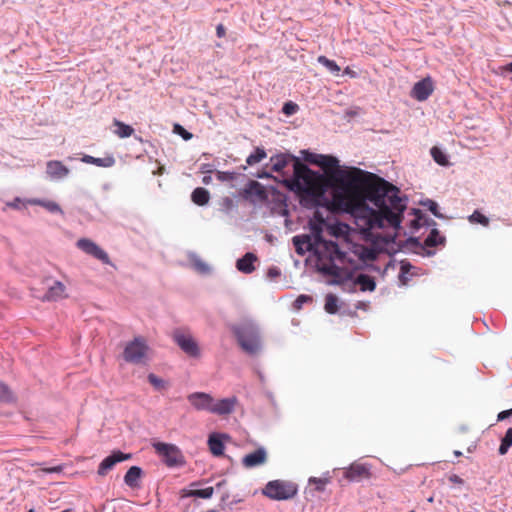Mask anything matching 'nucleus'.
<instances>
[{
	"label": "nucleus",
	"instance_id": "27",
	"mask_svg": "<svg viewBox=\"0 0 512 512\" xmlns=\"http://www.w3.org/2000/svg\"><path fill=\"white\" fill-rule=\"evenodd\" d=\"M315 218H318V223L316 222H310V230L311 234L310 236L313 237V240H315L316 244H319L320 242L325 241L322 238V225L324 224V220L320 217H318V212L315 213Z\"/></svg>",
	"mask_w": 512,
	"mask_h": 512
},
{
	"label": "nucleus",
	"instance_id": "17",
	"mask_svg": "<svg viewBox=\"0 0 512 512\" xmlns=\"http://www.w3.org/2000/svg\"><path fill=\"white\" fill-rule=\"evenodd\" d=\"M237 404L236 397L224 398L218 401L213 399L211 413L217 415H228L234 411L235 405Z\"/></svg>",
	"mask_w": 512,
	"mask_h": 512
},
{
	"label": "nucleus",
	"instance_id": "6",
	"mask_svg": "<svg viewBox=\"0 0 512 512\" xmlns=\"http://www.w3.org/2000/svg\"><path fill=\"white\" fill-rule=\"evenodd\" d=\"M155 452L161 457L166 466L179 467L185 464V457L181 450L174 444L157 442L153 443Z\"/></svg>",
	"mask_w": 512,
	"mask_h": 512
},
{
	"label": "nucleus",
	"instance_id": "30",
	"mask_svg": "<svg viewBox=\"0 0 512 512\" xmlns=\"http://www.w3.org/2000/svg\"><path fill=\"white\" fill-rule=\"evenodd\" d=\"M445 242V238L440 235L437 229H432L430 234L424 241L425 246L427 247H435Z\"/></svg>",
	"mask_w": 512,
	"mask_h": 512
},
{
	"label": "nucleus",
	"instance_id": "48",
	"mask_svg": "<svg viewBox=\"0 0 512 512\" xmlns=\"http://www.w3.org/2000/svg\"><path fill=\"white\" fill-rule=\"evenodd\" d=\"M429 210L436 216V217H440V213L438 212V205L436 202L434 201H430V204H429Z\"/></svg>",
	"mask_w": 512,
	"mask_h": 512
},
{
	"label": "nucleus",
	"instance_id": "1",
	"mask_svg": "<svg viewBox=\"0 0 512 512\" xmlns=\"http://www.w3.org/2000/svg\"><path fill=\"white\" fill-rule=\"evenodd\" d=\"M307 160L331 172L328 187H333V205L355 215L368 229L400 228L406 199L400 189L378 175L360 168L339 169V161L330 155L311 154Z\"/></svg>",
	"mask_w": 512,
	"mask_h": 512
},
{
	"label": "nucleus",
	"instance_id": "57",
	"mask_svg": "<svg viewBox=\"0 0 512 512\" xmlns=\"http://www.w3.org/2000/svg\"><path fill=\"white\" fill-rule=\"evenodd\" d=\"M409 512H416V511L412 510V511H409Z\"/></svg>",
	"mask_w": 512,
	"mask_h": 512
},
{
	"label": "nucleus",
	"instance_id": "51",
	"mask_svg": "<svg viewBox=\"0 0 512 512\" xmlns=\"http://www.w3.org/2000/svg\"><path fill=\"white\" fill-rule=\"evenodd\" d=\"M20 203H21V199L20 198H15V201L12 202V203H9L8 205L15 208V209H18L20 207Z\"/></svg>",
	"mask_w": 512,
	"mask_h": 512
},
{
	"label": "nucleus",
	"instance_id": "18",
	"mask_svg": "<svg viewBox=\"0 0 512 512\" xmlns=\"http://www.w3.org/2000/svg\"><path fill=\"white\" fill-rule=\"evenodd\" d=\"M267 461V452L263 447H260L245 455L242 459V464L246 468H253L263 465Z\"/></svg>",
	"mask_w": 512,
	"mask_h": 512
},
{
	"label": "nucleus",
	"instance_id": "36",
	"mask_svg": "<svg viewBox=\"0 0 512 512\" xmlns=\"http://www.w3.org/2000/svg\"><path fill=\"white\" fill-rule=\"evenodd\" d=\"M511 446H512V427L506 431L505 436L502 438V441H501V444L499 447V454L505 455Z\"/></svg>",
	"mask_w": 512,
	"mask_h": 512
},
{
	"label": "nucleus",
	"instance_id": "23",
	"mask_svg": "<svg viewBox=\"0 0 512 512\" xmlns=\"http://www.w3.org/2000/svg\"><path fill=\"white\" fill-rule=\"evenodd\" d=\"M82 162L87 164H93L99 167H112L115 164V159L113 156H107L104 158H96L90 155H84L82 157Z\"/></svg>",
	"mask_w": 512,
	"mask_h": 512
},
{
	"label": "nucleus",
	"instance_id": "25",
	"mask_svg": "<svg viewBox=\"0 0 512 512\" xmlns=\"http://www.w3.org/2000/svg\"><path fill=\"white\" fill-rule=\"evenodd\" d=\"M113 125L116 127L114 134L119 138H128L134 134V128L124 122L114 119Z\"/></svg>",
	"mask_w": 512,
	"mask_h": 512
},
{
	"label": "nucleus",
	"instance_id": "37",
	"mask_svg": "<svg viewBox=\"0 0 512 512\" xmlns=\"http://www.w3.org/2000/svg\"><path fill=\"white\" fill-rule=\"evenodd\" d=\"M431 156L433 157L434 161L439 165L445 166L448 164L447 155L436 146L432 147Z\"/></svg>",
	"mask_w": 512,
	"mask_h": 512
},
{
	"label": "nucleus",
	"instance_id": "2",
	"mask_svg": "<svg viewBox=\"0 0 512 512\" xmlns=\"http://www.w3.org/2000/svg\"><path fill=\"white\" fill-rule=\"evenodd\" d=\"M270 163L272 170L283 176L288 175L285 169L292 166L293 175L291 178L283 180L284 185L297 192L303 201L313 205H318L321 202L328 189V182L323 175L312 171L297 157L290 154L281 153L272 156Z\"/></svg>",
	"mask_w": 512,
	"mask_h": 512
},
{
	"label": "nucleus",
	"instance_id": "4",
	"mask_svg": "<svg viewBox=\"0 0 512 512\" xmlns=\"http://www.w3.org/2000/svg\"><path fill=\"white\" fill-rule=\"evenodd\" d=\"M232 331L240 347L249 354H256L260 350V337L258 328L251 321L233 326Z\"/></svg>",
	"mask_w": 512,
	"mask_h": 512
},
{
	"label": "nucleus",
	"instance_id": "20",
	"mask_svg": "<svg viewBox=\"0 0 512 512\" xmlns=\"http://www.w3.org/2000/svg\"><path fill=\"white\" fill-rule=\"evenodd\" d=\"M257 261V256L251 252L246 253L242 258L237 260V269L245 274H250L255 270L254 263Z\"/></svg>",
	"mask_w": 512,
	"mask_h": 512
},
{
	"label": "nucleus",
	"instance_id": "54",
	"mask_svg": "<svg viewBox=\"0 0 512 512\" xmlns=\"http://www.w3.org/2000/svg\"><path fill=\"white\" fill-rule=\"evenodd\" d=\"M268 176H269L268 174L259 175V178H262V177H268Z\"/></svg>",
	"mask_w": 512,
	"mask_h": 512
},
{
	"label": "nucleus",
	"instance_id": "7",
	"mask_svg": "<svg viewBox=\"0 0 512 512\" xmlns=\"http://www.w3.org/2000/svg\"><path fill=\"white\" fill-rule=\"evenodd\" d=\"M149 347L142 337H135L128 342L123 351V358L126 362L141 364L147 358Z\"/></svg>",
	"mask_w": 512,
	"mask_h": 512
},
{
	"label": "nucleus",
	"instance_id": "32",
	"mask_svg": "<svg viewBox=\"0 0 512 512\" xmlns=\"http://www.w3.org/2000/svg\"><path fill=\"white\" fill-rule=\"evenodd\" d=\"M266 157L267 153L264 148L257 147L255 151L247 157L246 163L250 166H253L264 160Z\"/></svg>",
	"mask_w": 512,
	"mask_h": 512
},
{
	"label": "nucleus",
	"instance_id": "13",
	"mask_svg": "<svg viewBox=\"0 0 512 512\" xmlns=\"http://www.w3.org/2000/svg\"><path fill=\"white\" fill-rule=\"evenodd\" d=\"M344 289L349 288L353 290L356 285L360 286L362 291H373L376 287L374 279L367 274H359L355 278H353V274L351 273L350 280H348L345 284H340Z\"/></svg>",
	"mask_w": 512,
	"mask_h": 512
},
{
	"label": "nucleus",
	"instance_id": "42",
	"mask_svg": "<svg viewBox=\"0 0 512 512\" xmlns=\"http://www.w3.org/2000/svg\"><path fill=\"white\" fill-rule=\"evenodd\" d=\"M306 302H312V297L308 295H300L294 302L296 309H301L302 305Z\"/></svg>",
	"mask_w": 512,
	"mask_h": 512
},
{
	"label": "nucleus",
	"instance_id": "40",
	"mask_svg": "<svg viewBox=\"0 0 512 512\" xmlns=\"http://www.w3.org/2000/svg\"><path fill=\"white\" fill-rule=\"evenodd\" d=\"M148 381L152 386H154L158 390L164 389L166 387L164 380L153 373L148 375Z\"/></svg>",
	"mask_w": 512,
	"mask_h": 512
},
{
	"label": "nucleus",
	"instance_id": "12",
	"mask_svg": "<svg viewBox=\"0 0 512 512\" xmlns=\"http://www.w3.org/2000/svg\"><path fill=\"white\" fill-rule=\"evenodd\" d=\"M42 301L56 302L68 298L66 286L58 280L48 285L46 293L39 297Z\"/></svg>",
	"mask_w": 512,
	"mask_h": 512
},
{
	"label": "nucleus",
	"instance_id": "33",
	"mask_svg": "<svg viewBox=\"0 0 512 512\" xmlns=\"http://www.w3.org/2000/svg\"><path fill=\"white\" fill-rule=\"evenodd\" d=\"M16 398L12 390L4 382L0 381V402L12 403Z\"/></svg>",
	"mask_w": 512,
	"mask_h": 512
},
{
	"label": "nucleus",
	"instance_id": "3",
	"mask_svg": "<svg viewBox=\"0 0 512 512\" xmlns=\"http://www.w3.org/2000/svg\"><path fill=\"white\" fill-rule=\"evenodd\" d=\"M314 254L317 257L318 269L333 277L332 283L345 284L350 280L351 272L344 270L335 264V261H342L345 254L339 249L333 241H323L316 244Z\"/></svg>",
	"mask_w": 512,
	"mask_h": 512
},
{
	"label": "nucleus",
	"instance_id": "16",
	"mask_svg": "<svg viewBox=\"0 0 512 512\" xmlns=\"http://www.w3.org/2000/svg\"><path fill=\"white\" fill-rule=\"evenodd\" d=\"M292 242L299 255L315 251L316 242L313 240V237L308 234L294 236Z\"/></svg>",
	"mask_w": 512,
	"mask_h": 512
},
{
	"label": "nucleus",
	"instance_id": "11",
	"mask_svg": "<svg viewBox=\"0 0 512 512\" xmlns=\"http://www.w3.org/2000/svg\"><path fill=\"white\" fill-rule=\"evenodd\" d=\"M131 459V454L123 453L119 450L113 451L111 455L104 458L98 466V475L105 476L113 467L122 461Z\"/></svg>",
	"mask_w": 512,
	"mask_h": 512
},
{
	"label": "nucleus",
	"instance_id": "43",
	"mask_svg": "<svg viewBox=\"0 0 512 512\" xmlns=\"http://www.w3.org/2000/svg\"><path fill=\"white\" fill-rule=\"evenodd\" d=\"M42 472L45 473H60L63 471V465H57L53 467H44L41 469Z\"/></svg>",
	"mask_w": 512,
	"mask_h": 512
},
{
	"label": "nucleus",
	"instance_id": "47",
	"mask_svg": "<svg viewBox=\"0 0 512 512\" xmlns=\"http://www.w3.org/2000/svg\"><path fill=\"white\" fill-rule=\"evenodd\" d=\"M310 482L316 483L317 484V490H319V491H322L324 486H325V484H326V480L317 479V478H311Z\"/></svg>",
	"mask_w": 512,
	"mask_h": 512
},
{
	"label": "nucleus",
	"instance_id": "50",
	"mask_svg": "<svg viewBox=\"0 0 512 512\" xmlns=\"http://www.w3.org/2000/svg\"><path fill=\"white\" fill-rule=\"evenodd\" d=\"M449 480L452 482V483H455V484H463V480L462 478H460L458 475L456 474H453L449 477Z\"/></svg>",
	"mask_w": 512,
	"mask_h": 512
},
{
	"label": "nucleus",
	"instance_id": "9",
	"mask_svg": "<svg viewBox=\"0 0 512 512\" xmlns=\"http://www.w3.org/2000/svg\"><path fill=\"white\" fill-rule=\"evenodd\" d=\"M343 476L350 482H359L372 477L371 466L369 464L353 462L347 468H344Z\"/></svg>",
	"mask_w": 512,
	"mask_h": 512
},
{
	"label": "nucleus",
	"instance_id": "21",
	"mask_svg": "<svg viewBox=\"0 0 512 512\" xmlns=\"http://www.w3.org/2000/svg\"><path fill=\"white\" fill-rule=\"evenodd\" d=\"M221 437L222 435L214 433L211 434L208 438V447L214 456H222L224 454L225 446Z\"/></svg>",
	"mask_w": 512,
	"mask_h": 512
},
{
	"label": "nucleus",
	"instance_id": "41",
	"mask_svg": "<svg viewBox=\"0 0 512 512\" xmlns=\"http://www.w3.org/2000/svg\"><path fill=\"white\" fill-rule=\"evenodd\" d=\"M299 107L296 103L289 101L283 105L282 112L287 115H293L298 111Z\"/></svg>",
	"mask_w": 512,
	"mask_h": 512
},
{
	"label": "nucleus",
	"instance_id": "26",
	"mask_svg": "<svg viewBox=\"0 0 512 512\" xmlns=\"http://www.w3.org/2000/svg\"><path fill=\"white\" fill-rule=\"evenodd\" d=\"M191 199L195 204L204 206L209 202L210 194L205 188L198 187L192 192Z\"/></svg>",
	"mask_w": 512,
	"mask_h": 512
},
{
	"label": "nucleus",
	"instance_id": "15",
	"mask_svg": "<svg viewBox=\"0 0 512 512\" xmlns=\"http://www.w3.org/2000/svg\"><path fill=\"white\" fill-rule=\"evenodd\" d=\"M434 90L432 80L427 77L415 83L411 96L418 101H425Z\"/></svg>",
	"mask_w": 512,
	"mask_h": 512
},
{
	"label": "nucleus",
	"instance_id": "10",
	"mask_svg": "<svg viewBox=\"0 0 512 512\" xmlns=\"http://www.w3.org/2000/svg\"><path fill=\"white\" fill-rule=\"evenodd\" d=\"M77 247L88 255L100 260L104 264H110L108 254L95 242L87 238H81L76 243Z\"/></svg>",
	"mask_w": 512,
	"mask_h": 512
},
{
	"label": "nucleus",
	"instance_id": "28",
	"mask_svg": "<svg viewBox=\"0 0 512 512\" xmlns=\"http://www.w3.org/2000/svg\"><path fill=\"white\" fill-rule=\"evenodd\" d=\"M214 493L213 487H207L204 489L197 490H182V497H199L203 499H209Z\"/></svg>",
	"mask_w": 512,
	"mask_h": 512
},
{
	"label": "nucleus",
	"instance_id": "31",
	"mask_svg": "<svg viewBox=\"0 0 512 512\" xmlns=\"http://www.w3.org/2000/svg\"><path fill=\"white\" fill-rule=\"evenodd\" d=\"M413 268L414 267L410 264V262L401 261L399 280L403 285H406L409 282L410 276L412 275L411 270Z\"/></svg>",
	"mask_w": 512,
	"mask_h": 512
},
{
	"label": "nucleus",
	"instance_id": "45",
	"mask_svg": "<svg viewBox=\"0 0 512 512\" xmlns=\"http://www.w3.org/2000/svg\"><path fill=\"white\" fill-rule=\"evenodd\" d=\"M194 266L200 272L208 271V266L204 262H202L200 260L195 261L194 262Z\"/></svg>",
	"mask_w": 512,
	"mask_h": 512
},
{
	"label": "nucleus",
	"instance_id": "14",
	"mask_svg": "<svg viewBox=\"0 0 512 512\" xmlns=\"http://www.w3.org/2000/svg\"><path fill=\"white\" fill-rule=\"evenodd\" d=\"M189 403L198 411L211 413L213 397L205 392H194L187 396Z\"/></svg>",
	"mask_w": 512,
	"mask_h": 512
},
{
	"label": "nucleus",
	"instance_id": "34",
	"mask_svg": "<svg viewBox=\"0 0 512 512\" xmlns=\"http://www.w3.org/2000/svg\"><path fill=\"white\" fill-rule=\"evenodd\" d=\"M249 194H254L258 199H266V192L262 184L257 181H251L249 189L246 191Z\"/></svg>",
	"mask_w": 512,
	"mask_h": 512
},
{
	"label": "nucleus",
	"instance_id": "24",
	"mask_svg": "<svg viewBox=\"0 0 512 512\" xmlns=\"http://www.w3.org/2000/svg\"><path fill=\"white\" fill-rule=\"evenodd\" d=\"M27 203L30 205L41 206L51 213H63L61 207L54 201L42 199H29Z\"/></svg>",
	"mask_w": 512,
	"mask_h": 512
},
{
	"label": "nucleus",
	"instance_id": "5",
	"mask_svg": "<svg viewBox=\"0 0 512 512\" xmlns=\"http://www.w3.org/2000/svg\"><path fill=\"white\" fill-rule=\"evenodd\" d=\"M297 491V485L293 482L272 480L265 485L262 493L272 500L282 501L292 499L297 494Z\"/></svg>",
	"mask_w": 512,
	"mask_h": 512
},
{
	"label": "nucleus",
	"instance_id": "29",
	"mask_svg": "<svg viewBox=\"0 0 512 512\" xmlns=\"http://www.w3.org/2000/svg\"><path fill=\"white\" fill-rule=\"evenodd\" d=\"M379 251L374 247L360 246L357 250L359 258L363 261H373L377 258Z\"/></svg>",
	"mask_w": 512,
	"mask_h": 512
},
{
	"label": "nucleus",
	"instance_id": "46",
	"mask_svg": "<svg viewBox=\"0 0 512 512\" xmlns=\"http://www.w3.org/2000/svg\"><path fill=\"white\" fill-rule=\"evenodd\" d=\"M512 415V408L511 409H508V410H504L502 412H500L497 416V420L498 421H502L508 417H510Z\"/></svg>",
	"mask_w": 512,
	"mask_h": 512
},
{
	"label": "nucleus",
	"instance_id": "52",
	"mask_svg": "<svg viewBox=\"0 0 512 512\" xmlns=\"http://www.w3.org/2000/svg\"><path fill=\"white\" fill-rule=\"evenodd\" d=\"M178 127L182 130V132H183V133H182V136H183V138H184V139L188 140V139H190V138L192 137V135H191L189 132H187L186 130H184V129H183L182 127H180V126H178Z\"/></svg>",
	"mask_w": 512,
	"mask_h": 512
},
{
	"label": "nucleus",
	"instance_id": "8",
	"mask_svg": "<svg viewBox=\"0 0 512 512\" xmlns=\"http://www.w3.org/2000/svg\"><path fill=\"white\" fill-rule=\"evenodd\" d=\"M174 342L188 356L198 358L200 356V348L191 333L184 328H177L172 333Z\"/></svg>",
	"mask_w": 512,
	"mask_h": 512
},
{
	"label": "nucleus",
	"instance_id": "53",
	"mask_svg": "<svg viewBox=\"0 0 512 512\" xmlns=\"http://www.w3.org/2000/svg\"><path fill=\"white\" fill-rule=\"evenodd\" d=\"M506 70L512 72V62L506 66Z\"/></svg>",
	"mask_w": 512,
	"mask_h": 512
},
{
	"label": "nucleus",
	"instance_id": "44",
	"mask_svg": "<svg viewBox=\"0 0 512 512\" xmlns=\"http://www.w3.org/2000/svg\"><path fill=\"white\" fill-rule=\"evenodd\" d=\"M281 274L279 268L277 267H270L267 271V277L270 278V279H275L277 277H279Z\"/></svg>",
	"mask_w": 512,
	"mask_h": 512
},
{
	"label": "nucleus",
	"instance_id": "49",
	"mask_svg": "<svg viewBox=\"0 0 512 512\" xmlns=\"http://www.w3.org/2000/svg\"><path fill=\"white\" fill-rule=\"evenodd\" d=\"M216 35L219 38H222L226 35V29L223 24H218L216 27Z\"/></svg>",
	"mask_w": 512,
	"mask_h": 512
},
{
	"label": "nucleus",
	"instance_id": "39",
	"mask_svg": "<svg viewBox=\"0 0 512 512\" xmlns=\"http://www.w3.org/2000/svg\"><path fill=\"white\" fill-rule=\"evenodd\" d=\"M469 221L472 223H479L483 226L489 225V219L477 210L474 211L473 214L469 216Z\"/></svg>",
	"mask_w": 512,
	"mask_h": 512
},
{
	"label": "nucleus",
	"instance_id": "56",
	"mask_svg": "<svg viewBox=\"0 0 512 512\" xmlns=\"http://www.w3.org/2000/svg\"><path fill=\"white\" fill-rule=\"evenodd\" d=\"M28 512H34V510H33V509H30Z\"/></svg>",
	"mask_w": 512,
	"mask_h": 512
},
{
	"label": "nucleus",
	"instance_id": "22",
	"mask_svg": "<svg viewBox=\"0 0 512 512\" xmlns=\"http://www.w3.org/2000/svg\"><path fill=\"white\" fill-rule=\"evenodd\" d=\"M142 476V469L138 466H132L124 476V482L127 486L135 488L139 486V480Z\"/></svg>",
	"mask_w": 512,
	"mask_h": 512
},
{
	"label": "nucleus",
	"instance_id": "38",
	"mask_svg": "<svg viewBox=\"0 0 512 512\" xmlns=\"http://www.w3.org/2000/svg\"><path fill=\"white\" fill-rule=\"evenodd\" d=\"M317 61L324 65L328 70H330L333 73H339L340 67L337 65V63L333 60L328 59L326 56H319Z\"/></svg>",
	"mask_w": 512,
	"mask_h": 512
},
{
	"label": "nucleus",
	"instance_id": "55",
	"mask_svg": "<svg viewBox=\"0 0 512 512\" xmlns=\"http://www.w3.org/2000/svg\"><path fill=\"white\" fill-rule=\"evenodd\" d=\"M455 454H456L457 456H459V455H461V452L456 451V452H455Z\"/></svg>",
	"mask_w": 512,
	"mask_h": 512
},
{
	"label": "nucleus",
	"instance_id": "35",
	"mask_svg": "<svg viewBox=\"0 0 512 512\" xmlns=\"http://www.w3.org/2000/svg\"><path fill=\"white\" fill-rule=\"evenodd\" d=\"M325 311L329 314H335L338 311V298L334 294L326 295Z\"/></svg>",
	"mask_w": 512,
	"mask_h": 512
},
{
	"label": "nucleus",
	"instance_id": "19",
	"mask_svg": "<svg viewBox=\"0 0 512 512\" xmlns=\"http://www.w3.org/2000/svg\"><path fill=\"white\" fill-rule=\"evenodd\" d=\"M69 169L61 161L52 160L46 164V173L52 179H62L69 174Z\"/></svg>",
	"mask_w": 512,
	"mask_h": 512
}]
</instances>
